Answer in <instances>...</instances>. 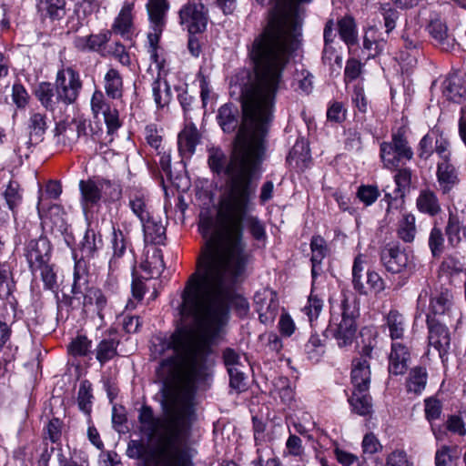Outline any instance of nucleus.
<instances>
[{
	"mask_svg": "<svg viewBox=\"0 0 466 466\" xmlns=\"http://www.w3.org/2000/svg\"><path fill=\"white\" fill-rule=\"evenodd\" d=\"M51 252V244L46 237L31 239L25 244V256L32 274H35L41 265L50 261Z\"/></svg>",
	"mask_w": 466,
	"mask_h": 466,
	"instance_id": "nucleus-14",
	"label": "nucleus"
},
{
	"mask_svg": "<svg viewBox=\"0 0 466 466\" xmlns=\"http://www.w3.org/2000/svg\"><path fill=\"white\" fill-rule=\"evenodd\" d=\"M104 89L108 98L118 100L123 97V78L116 68H109L104 76Z\"/></svg>",
	"mask_w": 466,
	"mask_h": 466,
	"instance_id": "nucleus-28",
	"label": "nucleus"
},
{
	"mask_svg": "<svg viewBox=\"0 0 466 466\" xmlns=\"http://www.w3.org/2000/svg\"><path fill=\"white\" fill-rule=\"evenodd\" d=\"M255 192L256 186H250L249 183L234 184L228 189L225 198L219 199L217 212V224L227 237L228 245L219 249L213 239L208 242L206 258L209 259L215 253L220 255L231 265L232 272L236 275L244 272L249 258L243 241L244 227L256 240L266 238L264 224L258 217L249 214L253 209L252 198Z\"/></svg>",
	"mask_w": 466,
	"mask_h": 466,
	"instance_id": "nucleus-4",
	"label": "nucleus"
},
{
	"mask_svg": "<svg viewBox=\"0 0 466 466\" xmlns=\"http://www.w3.org/2000/svg\"><path fill=\"white\" fill-rule=\"evenodd\" d=\"M410 360L409 348L400 342H392L388 357V371L390 376H399L406 373Z\"/></svg>",
	"mask_w": 466,
	"mask_h": 466,
	"instance_id": "nucleus-18",
	"label": "nucleus"
},
{
	"mask_svg": "<svg viewBox=\"0 0 466 466\" xmlns=\"http://www.w3.org/2000/svg\"><path fill=\"white\" fill-rule=\"evenodd\" d=\"M152 92L154 100L157 106L163 107L170 101V87L166 81L162 82L159 78L154 80L152 84Z\"/></svg>",
	"mask_w": 466,
	"mask_h": 466,
	"instance_id": "nucleus-46",
	"label": "nucleus"
},
{
	"mask_svg": "<svg viewBox=\"0 0 466 466\" xmlns=\"http://www.w3.org/2000/svg\"><path fill=\"white\" fill-rule=\"evenodd\" d=\"M55 86L57 100L65 106H69L77 100L83 82L79 73L72 66H67L57 71Z\"/></svg>",
	"mask_w": 466,
	"mask_h": 466,
	"instance_id": "nucleus-9",
	"label": "nucleus"
},
{
	"mask_svg": "<svg viewBox=\"0 0 466 466\" xmlns=\"http://www.w3.org/2000/svg\"><path fill=\"white\" fill-rule=\"evenodd\" d=\"M92 340L86 335H77L67 346L70 355L75 358L86 357L93 352Z\"/></svg>",
	"mask_w": 466,
	"mask_h": 466,
	"instance_id": "nucleus-42",
	"label": "nucleus"
},
{
	"mask_svg": "<svg viewBox=\"0 0 466 466\" xmlns=\"http://www.w3.org/2000/svg\"><path fill=\"white\" fill-rule=\"evenodd\" d=\"M200 136L195 126L186 127L177 137L178 151L182 157H191L199 143Z\"/></svg>",
	"mask_w": 466,
	"mask_h": 466,
	"instance_id": "nucleus-25",
	"label": "nucleus"
},
{
	"mask_svg": "<svg viewBox=\"0 0 466 466\" xmlns=\"http://www.w3.org/2000/svg\"><path fill=\"white\" fill-rule=\"evenodd\" d=\"M169 9L167 0H149L147 10L149 20L147 33L148 53L154 62H157L158 43L167 25V13Z\"/></svg>",
	"mask_w": 466,
	"mask_h": 466,
	"instance_id": "nucleus-8",
	"label": "nucleus"
},
{
	"mask_svg": "<svg viewBox=\"0 0 466 466\" xmlns=\"http://www.w3.org/2000/svg\"><path fill=\"white\" fill-rule=\"evenodd\" d=\"M380 261L387 271L399 274L403 271L412 273L415 268L413 256H410L397 244H388L380 251Z\"/></svg>",
	"mask_w": 466,
	"mask_h": 466,
	"instance_id": "nucleus-11",
	"label": "nucleus"
},
{
	"mask_svg": "<svg viewBox=\"0 0 466 466\" xmlns=\"http://www.w3.org/2000/svg\"><path fill=\"white\" fill-rule=\"evenodd\" d=\"M340 309V319L339 316L332 315L326 333L327 336H331L336 339L339 348H347L353 343L356 338V319L360 316V312L356 300H350L347 298L341 301Z\"/></svg>",
	"mask_w": 466,
	"mask_h": 466,
	"instance_id": "nucleus-6",
	"label": "nucleus"
},
{
	"mask_svg": "<svg viewBox=\"0 0 466 466\" xmlns=\"http://www.w3.org/2000/svg\"><path fill=\"white\" fill-rule=\"evenodd\" d=\"M37 9L43 17L60 20L66 15V0H39Z\"/></svg>",
	"mask_w": 466,
	"mask_h": 466,
	"instance_id": "nucleus-35",
	"label": "nucleus"
},
{
	"mask_svg": "<svg viewBox=\"0 0 466 466\" xmlns=\"http://www.w3.org/2000/svg\"><path fill=\"white\" fill-rule=\"evenodd\" d=\"M142 268L147 271L151 277L159 276L165 268V263L161 249H155L150 259L142 264Z\"/></svg>",
	"mask_w": 466,
	"mask_h": 466,
	"instance_id": "nucleus-50",
	"label": "nucleus"
},
{
	"mask_svg": "<svg viewBox=\"0 0 466 466\" xmlns=\"http://www.w3.org/2000/svg\"><path fill=\"white\" fill-rule=\"evenodd\" d=\"M385 466H414V464L404 450L396 449L387 455Z\"/></svg>",
	"mask_w": 466,
	"mask_h": 466,
	"instance_id": "nucleus-56",
	"label": "nucleus"
},
{
	"mask_svg": "<svg viewBox=\"0 0 466 466\" xmlns=\"http://www.w3.org/2000/svg\"><path fill=\"white\" fill-rule=\"evenodd\" d=\"M63 421L58 418L51 419L44 429V438L57 443L62 436Z\"/></svg>",
	"mask_w": 466,
	"mask_h": 466,
	"instance_id": "nucleus-59",
	"label": "nucleus"
},
{
	"mask_svg": "<svg viewBox=\"0 0 466 466\" xmlns=\"http://www.w3.org/2000/svg\"><path fill=\"white\" fill-rule=\"evenodd\" d=\"M297 16L286 11H273L267 25L255 37L248 57L254 64L255 77L241 88L242 121L233 143L230 160L220 147L208 149V164L217 175L228 177L223 199L234 185L249 183L265 155V137L272 120L276 94L282 73L292 54L299 48Z\"/></svg>",
	"mask_w": 466,
	"mask_h": 466,
	"instance_id": "nucleus-1",
	"label": "nucleus"
},
{
	"mask_svg": "<svg viewBox=\"0 0 466 466\" xmlns=\"http://www.w3.org/2000/svg\"><path fill=\"white\" fill-rule=\"evenodd\" d=\"M4 198L9 209L15 214V209L22 202V194L20 193V186L16 181H10L4 192Z\"/></svg>",
	"mask_w": 466,
	"mask_h": 466,
	"instance_id": "nucleus-47",
	"label": "nucleus"
},
{
	"mask_svg": "<svg viewBox=\"0 0 466 466\" xmlns=\"http://www.w3.org/2000/svg\"><path fill=\"white\" fill-rule=\"evenodd\" d=\"M445 238L441 228L435 224L430 231L428 245L433 258H437L444 251Z\"/></svg>",
	"mask_w": 466,
	"mask_h": 466,
	"instance_id": "nucleus-43",
	"label": "nucleus"
},
{
	"mask_svg": "<svg viewBox=\"0 0 466 466\" xmlns=\"http://www.w3.org/2000/svg\"><path fill=\"white\" fill-rule=\"evenodd\" d=\"M217 120L225 133H233L239 125L238 107L233 104H224L218 108Z\"/></svg>",
	"mask_w": 466,
	"mask_h": 466,
	"instance_id": "nucleus-27",
	"label": "nucleus"
},
{
	"mask_svg": "<svg viewBox=\"0 0 466 466\" xmlns=\"http://www.w3.org/2000/svg\"><path fill=\"white\" fill-rule=\"evenodd\" d=\"M129 228L124 225V229L121 228H116L113 226V238L112 248L113 257L109 261V270L113 272L117 268V259L122 258L126 249L130 246Z\"/></svg>",
	"mask_w": 466,
	"mask_h": 466,
	"instance_id": "nucleus-20",
	"label": "nucleus"
},
{
	"mask_svg": "<svg viewBox=\"0 0 466 466\" xmlns=\"http://www.w3.org/2000/svg\"><path fill=\"white\" fill-rule=\"evenodd\" d=\"M256 311L258 313L259 321L265 325H271L279 311V300L276 292L270 289H263L256 292L254 296Z\"/></svg>",
	"mask_w": 466,
	"mask_h": 466,
	"instance_id": "nucleus-15",
	"label": "nucleus"
},
{
	"mask_svg": "<svg viewBox=\"0 0 466 466\" xmlns=\"http://www.w3.org/2000/svg\"><path fill=\"white\" fill-rule=\"evenodd\" d=\"M429 34L443 47L451 46L448 36V28L441 19H434L430 22L427 27Z\"/></svg>",
	"mask_w": 466,
	"mask_h": 466,
	"instance_id": "nucleus-44",
	"label": "nucleus"
},
{
	"mask_svg": "<svg viewBox=\"0 0 466 466\" xmlns=\"http://www.w3.org/2000/svg\"><path fill=\"white\" fill-rule=\"evenodd\" d=\"M413 155L402 128L392 132L390 141H384L380 145V157L383 167L388 169H397L404 166L412 159Z\"/></svg>",
	"mask_w": 466,
	"mask_h": 466,
	"instance_id": "nucleus-7",
	"label": "nucleus"
},
{
	"mask_svg": "<svg viewBox=\"0 0 466 466\" xmlns=\"http://www.w3.org/2000/svg\"><path fill=\"white\" fill-rule=\"evenodd\" d=\"M428 373L424 367H414L410 370L407 380V388L409 391L416 394L420 393L426 387Z\"/></svg>",
	"mask_w": 466,
	"mask_h": 466,
	"instance_id": "nucleus-39",
	"label": "nucleus"
},
{
	"mask_svg": "<svg viewBox=\"0 0 466 466\" xmlns=\"http://www.w3.org/2000/svg\"><path fill=\"white\" fill-rule=\"evenodd\" d=\"M417 229L415 225V217L412 214H404L399 223L397 230L398 237L406 243L414 240Z\"/></svg>",
	"mask_w": 466,
	"mask_h": 466,
	"instance_id": "nucleus-41",
	"label": "nucleus"
},
{
	"mask_svg": "<svg viewBox=\"0 0 466 466\" xmlns=\"http://www.w3.org/2000/svg\"><path fill=\"white\" fill-rule=\"evenodd\" d=\"M92 385L88 380H84L80 383L77 403L80 410L85 414L89 415L92 410Z\"/></svg>",
	"mask_w": 466,
	"mask_h": 466,
	"instance_id": "nucleus-45",
	"label": "nucleus"
},
{
	"mask_svg": "<svg viewBox=\"0 0 466 466\" xmlns=\"http://www.w3.org/2000/svg\"><path fill=\"white\" fill-rule=\"evenodd\" d=\"M350 375L353 388L370 389L371 371L369 362L352 359Z\"/></svg>",
	"mask_w": 466,
	"mask_h": 466,
	"instance_id": "nucleus-29",
	"label": "nucleus"
},
{
	"mask_svg": "<svg viewBox=\"0 0 466 466\" xmlns=\"http://www.w3.org/2000/svg\"><path fill=\"white\" fill-rule=\"evenodd\" d=\"M365 332H368L370 334L367 341L363 339V345L361 346L360 350L358 352V356L354 357L353 360H360L362 362V360H365L370 363V360L374 358L376 355L375 350L377 349V333L373 332L370 329H364L361 331L362 337H364Z\"/></svg>",
	"mask_w": 466,
	"mask_h": 466,
	"instance_id": "nucleus-40",
	"label": "nucleus"
},
{
	"mask_svg": "<svg viewBox=\"0 0 466 466\" xmlns=\"http://www.w3.org/2000/svg\"><path fill=\"white\" fill-rule=\"evenodd\" d=\"M129 207L132 212L139 218L140 222L151 216L143 195H135L131 198L129 199Z\"/></svg>",
	"mask_w": 466,
	"mask_h": 466,
	"instance_id": "nucleus-55",
	"label": "nucleus"
},
{
	"mask_svg": "<svg viewBox=\"0 0 466 466\" xmlns=\"http://www.w3.org/2000/svg\"><path fill=\"white\" fill-rule=\"evenodd\" d=\"M323 309V299L313 292L308 299V303L304 307V312L309 317L310 322L317 319Z\"/></svg>",
	"mask_w": 466,
	"mask_h": 466,
	"instance_id": "nucleus-54",
	"label": "nucleus"
},
{
	"mask_svg": "<svg viewBox=\"0 0 466 466\" xmlns=\"http://www.w3.org/2000/svg\"><path fill=\"white\" fill-rule=\"evenodd\" d=\"M102 247L103 239L101 234L96 233L93 228H87L80 243L82 258H94Z\"/></svg>",
	"mask_w": 466,
	"mask_h": 466,
	"instance_id": "nucleus-33",
	"label": "nucleus"
},
{
	"mask_svg": "<svg viewBox=\"0 0 466 466\" xmlns=\"http://www.w3.org/2000/svg\"><path fill=\"white\" fill-rule=\"evenodd\" d=\"M57 461L59 466H88L87 459L81 456V452H77L76 450H74L71 454V458L68 459L63 453L62 450L58 449Z\"/></svg>",
	"mask_w": 466,
	"mask_h": 466,
	"instance_id": "nucleus-61",
	"label": "nucleus"
},
{
	"mask_svg": "<svg viewBox=\"0 0 466 466\" xmlns=\"http://www.w3.org/2000/svg\"><path fill=\"white\" fill-rule=\"evenodd\" d=\"M40 271L42 281L46 289H54L56 287V275L54 271V265L49 262L37 268Z\"/></svg>",
	"mask_w": 466,
	"mask_h": 466,
	"instance_id": "nucleus-62",
	"label": "nucleus"
},
{
	"mask_svg": "<svg viewBox=\"0 0 466 466\" xmlns=\"http://www.w3.org/2000/svg\"><path fill=\"white\" fill-rule=\"evenodd\" d=\"M28 128L31 136H35L40 138L47 128L46 114L31 112L28 120Z\"/></svg>",
	"mask_w": 466,
	"mask_h": 466,
	"instance_id": "nucleus-49",
	"label": "nucleus"
},
{
	"mask_svg": "<svg viewBox=\"0 0 466 466\" xmlns=\"http://www.w3.org/2000/svg\"><path fill=\"white\" fill-rule=\"evenodd\" d=\"M442 94L448 100L461 103L466 96V86L461 77L457 76H450L442 83Z\"/></svg>",
	"mask_w": 466,
	"mask_h": 466,
	"instance_id": "nucleus-30",
	"label": "nucleus"
},
{
	"mask_svg": "<svg viewBox=\"0 0 466 466\" xmlns=\"http://www.w3.org/2000/svg\"><path fill=\"white\" fill-rule=\"evenodd\" d=\"M460 455L458 446L442 445L435 452V466H457Z\"/></svg>",
	"mask_w": 466,
	"mask_h": 466,
	"instance_id": "nucleus-37",
	"label": "nucleus"
},
{
	"mask_svg": "<svg viewBox=\"0 0 466 466\" xmlns=\"http://www.w3.org/2000/svg\"><path fill=\"white\" fill-rule=\"evenodd\" d=\"M435 319L440 317L441 321H451L457 317H461V312L454 301V295L451 289L441 287L430 299L429 313Z\"/></svg>",
	"mask_w": 466,
	"mask_h": 466,
	"instance_id": "nucleus-10",
	"label": "nucleus"
},
{
	"mask_svg": "<svg viewBox=\"0 0 466 466\" xmlns=\"http://www.w3.org/2000/svg\"><path fill=\"white\" fill-rule=\"evenodd\" d=\"M116 329L111 328L107 329L105 332V336L96 345L93 353L100 366H104L118 356L117 348L120 344V339L116 337Z\"/></svg>",
	"mask_w": 466,
	"mask_h": 466,
	"instance_id": "nucleus-16",
	"label": "nucleus"
},
{
	"mask_svg": "<svg viewBox=\"0 0 466 466\" xmlns=\"http://www.w3.org/2000/svg\"><path fill=\"white\" fill-rule=\"evenodd\" d=\"M305 351L310 360H319L320 355L324 352V345L319 335L310 336L305 345Z\"/></svg>",
	"mask_w": 466,
	"mask_h": 466,
	"instance_id": "nucleus-63",
	"label": "nucleus"
},
{
	"mask_svg": "<svg viewBox=\"0 0 466 466\" xmlns=\"http://www.w3.org/2000/svg\"><path fill=\"white\" fill-rule=\"evenodd\" d=\"M311 263H321L328 253V247L321 236H313L310 240Z\"/></svg>",
	"mask_w": 466,
	"mask_h": 466,
	"instance_id": "nucleus-52",
	"label": "nucleus"
},
{
	"mask_svg": "<svg viewBox=\"0 0 466 466\" xmlns=\"http://www.w3.org/2000/svg\"><path fill=\"white\" fill-rule=\"evenodd\" d=\"M189 412L188 404L170 410L164 418L155 417L153 409L147 404L139 409L140 432L149 440L158 436L157 454L161 466H190L187 452L178 446L190 431Z\"/></svg>",
	"mask_w": 466,
	"mask_h": 466,
	"instance_id": "nucleus-5",
	"label": "nucleus"
},
{
	"mask_svg": "<svg viewBox=\"0 0 466 466\" xmlns=\"http://www.w3.org/2000/svg\"><path fill=\"white\" fill-rule=\"evenodd\" d=\"M416 206L421 213L431 217L438 215L441 210L436 194L429 189L420 192L416 200Z\"/></svg>",
	"mask_w": 466,
	"mask_h": 466,
	"instance_id": "nucleus-34",
	"label": "nucleus"
},
{
	"mask_svg": "<svg viewBox=\"0 0 466 466\" xmlns=\"http://www.w3.org/2000/svg\"><path fill=\"white\" fill-rule=\"evenodd\" d=\"M357 197L366 206H370L379 198L380 190L377 186L361 185L358 188Z\"/></svg>",
	"mask_w": 466,
	"mask_h": 466,
	"instance_id": "nucleus-57",
	"label": "nucleus"
},
{
	"mask_svg": "<svg viewBox=\"0 0 466 466\" xmlns=\"http://www.w3.org/2000/svg\"><path fill=\"white\" fill-rule=\"evenodd\" d=\"M155 359L162 357L157 375L168 388H179L190 400L197 385L208 380L213 363L207 334L195 335L186 328H177L170 335H157L150 347Z\"/></svg>",
	"mask_w": 466,
	"mask_h": 466,
	"instance_id": "nucleus-3",
	"label": "nucleus"
},
{
	"mask_svg": "<svg viewBox=\"0 0 466 466\" xmlns=\"http://www.w3.org/2000/svg\"><path fill=\"white\" fill-rule=\"evenodd\" d=\"M231 265L218 254L210 256L202 268L191 274L181 294L179 312L183 319L192 320L207 334L218 332L227 322L229 304L238 316L249 310L248 301L234 293L238 277Z\"/></svg>",
	"mask_w": 466,
	"mask_h": 466,
	"instance_id": "nucleus-2",
	"label": "nucleus"
},
{
	"mask_svg": "<svg viewBox=\"0 0 466 466\" xmlns=\"http://www.w3.org/2000/svg\"><path fill=\"white\" fill-rule=\"evenodd\" d=\"M436 176L443 194L449 193L460 181L458 171L451 161L438 162Z\"/></svg>",
	"mask_w": 466,
	"mask_h": 466,
	"instance_id": "nucleus-21",
	"label": "nucleus"
},
{
	"mask_svg": "<svg viewBox=\"0 0 466 466\" xmlns=\"http://www.w3.org/2000/svg\"><path fill=\"white\" fill-rule=\"evenodd\" d=\"M133 8L134 4L127 2L124 4L112 25V30L115 33L120 34L121 35H126L130 32L133 25Z\"/></svg>",
	"mask_w": 466,
	"mask_h": 466,
	"instance_id": "nucleus-36",
	"label": "nucleus"
},
{
	"mask_svg": "<svg viewBox=\"0 0 466 466\" xmlns=\"http://www.w3.org/2000/svg\"><path fill=\"white\" fill-rule=\"evenodd\" d=\"M94 288L88 286V276L85 268H81V261H77L74 269V281L72 284V294L74 299H79L78 295H83Z\"/></svg>",
	"mask_w": 466,
	"mask_h": 466,
	"instance_id": "nucleus-38",
	"label": "nucleus"
},
{
	"mask_svg": "<svg viewBox=\"0 0 466 466\" xmlns=\"http://www.w3.org/2000/svg\"><path fill=\"white\" fill-rule=\"evenodd\" d=\"M30 96L25 87L16 82L12 86V100L18 109H25L29 103Z\"/></svg>",
	"mask_w": 466,
	"mask_h": 466,
	"instance_id": "nucleus-58",
	"label": "nucleus"
},
{
	"mask_svg": "<svg viewBox=\"0 0 466 466\" xmlns=\"http://www.w3.org/2000/svg\"><path fill=\"white\" fill-rule=\"evenodd\" d=\"M440 269L444 275L451 279L462 272L466 274L464 264L454 256L445 258L440 266Z\"/></svg>",
	"mask_w": 466,
	"mask_h": 466,
	"instance_id": "nucleus-48",
	"label": "nucleus"
},
{
	"mask_svg": "<svg viewBox=\"0 0 466 466\" xmlns=\"http://www.w3.org/2000/svg\"><path fill=\"white\" fill-rule=\"evenodd\" d=\"M445 235L448 244L451 248H458L466 238L465 227L456 215L450 214L445 226Z\"/></svg>",
	"mask_w": 466,
	"mask_h": 466,
	"instance_id": "nucleus-31",
	"label": "nucleus"
},
{
	"mask_svg": "<svg viewBox=\"0 0 466 466\" xmlns=\"http://www.w3.org/2000/svg\"><path fill=\"white\" fill-rule=\"evenodd\" d=\"M442 410L441 402L435 398H429L425 400V417L431 422L441 417Z\"/></svg>",
	"mask_w": 466,
	"mask_h": 466,
	"instance_id": "nucleus-64",
	"label": "nucleus"
},
{
	"mask_svg": "<svg viewBox=\"0 0 466 466\" xmlns=\"http://www.w3.org/2000/svg\"><path fill=\"white\" fill-rule=\"evenodd\" d=\"M147 244L162 245L166 239V228L153 216L141 222Z\"/></svg>",
	"mask_w": 466,
	"mask_h": 466,
	"instance_id": "nucleus-23",
	"label": "nucleus"
},
{
	"mask_svg": "<svg viewBox=\"0 0 466 466\" xmlns=\"http://www.w3.org/2000/svg\"><path fill=\"white\" fill-rule=\"evenodd\" d=\"M215 220L211 216H205L200 218V221L198 224V229L200 234L204 238H206L205 248L202 250L201 256L198 259L197 269L198 270L202 268L203 264L206 262V252L208 250V242L210 239H213L219 249H222L218 244L217 234L215 232Z\"/></svg>",
	"mask_w": 466,
	"mask_h": 466,
	"instance_id": "nucleus-26",
	"label": "nucleus"
},
{
	"mask_svg": "<svg viewBox=\"0 0 466 466\" xmlns=\"http://www.w3.org/2000/svg\"><path fill=\"white\" fill-rule=\"evenodd\" d=\"M34 95L41 106L47 111L54 112L61 101L57 100L56 86L50 82L43 81L36 85Z\"/></svg>",
	"mask_w": 466,
	"mask_h": 466,
	"instance_id": "nucleus-24",
	"label": "nucleus"
},
{
	"mask_svg": "<svg viewBox=\"0 0 466 466\" xmlns=\"http://www.w3.org/2000/svg\"><path fill=\"white\" fill-rule=\"evenodd\" d=\"M436 135L437 130H431L420 139L418 147V157L420 158L427 160L434 153Z\"/></svg>",
	"mask_w": 466,
	"mask_h": 466,
	"instance_id": "nucleus-51",
	"label": "nucleus"
},
{
	"mask_svg": "<svg viewBox=\"0 0 466 466\" xmlns=\"http://www.w3.org/2000/svg\"><path fill=\"white\" fill-rule=\"evenodd\" d=\"M451 143L446 137L442 133H440L437 130L435 144H434V152L440 157L439 162L451 161Z\"/></svg>",
	"mask_w": 466,
	"mask_h": 466,
	"instance_id": "nucleus-53",
	"label": "nucleus"
},
{
	"mask_svg": "<svg viewBox=\"0 0 466 466\" xmlns=\"http://www.w3.org/2000/svg\"><path fill=\"white\" fill-rule=\"evenodd\" d=\"M340 39L349 46L358 44V29L355 19L351 15H345L337 22Z\"/></svg>",
	"mask_w": 466,
	"mask_h": 466,
	"instance_id": "nucleus-32",
	"label": "nucleus"
},
{
	"mask_svg": "<svg viewBox=\"0 0 466 466\" xmlns=\"http://www.w3.org/2000/svg\"><path fill=\"white\" fill-rule=\"evenodd\" d=\"M428 329V343L434 348L444 364L448 361L451 350V332L448 327L441 323V319L431 316H426Z\"/></svg>",
	"mask_w": 466,
	"mask_h": 466,
	"instance_id": "nucleus-12",
	"label": "nucleus"
},
{
	"mask_svg": "<svg viewBox=\"0 0 466 466\" xmlns=\"http://www.w3.org/2000/svg\"><path fill=\"white\" fill-rule=\"evenodd\" d=\"M380 11L384 19L386 33L390 34L396 26V22L399 18V12L389 3L381 5Z\"/></svg>",
	"mask_w": 466,
	"mask_h": 466,
	"instance_id": "nucleus-60",
	"label": "nucleus"
},
{
	"mask_svg": "<svg viewBox=\"0 0 466 466\" xmlns=\"http://www.w3.org/2000/svg\"><path fill=\"white\" fill-rule=\"evenodd\" d=\"M397 173L394 176V181L397 187L391 193L386 192L383 200L388 204L387 212L391 209H398L403 204L404 192L409 189L411 183V170L410 168H399L396 169Z\"/></svg>",
	"mask_w": 466,
	"mask_h": 466,
	"instance_id": "nucleus-17",
	"label": "nucleus"
},
{
	"mask_svg": "<svg viewBox=\"0 0 466 466\" xmlns=\"http://www.w3.org/2000/svg\"><path fill=\"white\" fill-rule=\"evenodd\" d=\"M105 187H112V199H117L121 196V188L119 186L112 184L109 180H103L97 183L94 180H81L79 182V189L81 193V202L84 208H92L97 205L102 198V189Z\"/></svg>",
	"mask_w": 466,
	"mask_h": 466,
	"instance_id": "nucleus-13",
	"label": "nucleus"
},
{
	"mask_svg": "<svg viewBox=\"0 0 466 466\" xmlns=\"http://www.w3.org/2000/svg\"><path fill=\"white\" fill-rule=\"evenodd\" d=\"M408 327V320L397 309H390L383 318V330H388L390 338L394 341L403 339Z\"/></svg>",
	"mask_w": 466,
	"mask_h": 466,
	"instance_id": "nucleus-19",
	"label": "nucleus"
},
{
	"mask_svg": "<svg viewBox=\"0 0 466 466\" xmlns=\"http://www.w3.org/2000/svg\"><path fill=\"white\" fill-rule=\"evenodd\" d=\"M348 401L351 410L360 416H369L372 413V399L370 389L353 388Z\"/></svg>",
	"mask_w": 466,
	"mask_h": 466,
	"instance_id": "nucleus-22",
	"label": "nucleus"
}]
</instances>
